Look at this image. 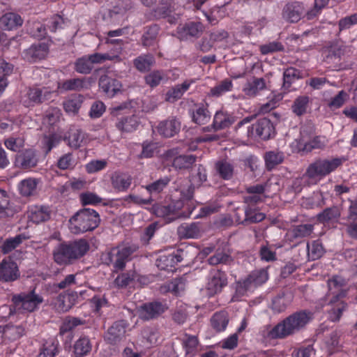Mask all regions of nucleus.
<instances>
[{
	"label": "nucleus",
	"mask_w": 357,
	"mask_h": 357,
	"mask_svg": "<svg viewBox=\"0 0 357 357\" xmlns=\"http://www.w3.org/2000/svg\"><path fill=\"white\" fill-rule=\"evenodd\" d=\"M310 319V313L306 311L296 312L278 324L269 332L272 339L284 338L300 331Z\"/></svg>",
	"instance_id": "nucleus-1"
},
{
	"label": "nucleus",
	"mask_w": 357,
	"mask_h": 357,
	"mask_svg": "<svg viewBox=\"0 0 357 357\" xmlns=\"http://www.w3.org/2000/svg\"><path fill=\"white\" fill-rule=\"evenodd\" d=\"M89 249V245L84 239L70 243H60L53 252L54 259L59 264H70L83 257Z\"/></svg>",
	"instance_id": "nucleus-2"
},
{
	"label": "nucleus",
	"mask_w": 357,
	"mask_h": 357,
	"mask_svg": "<svg viewBox=\"0 0 357 357\" xmlns=\"http://www.w3.org/2000/svg\"><path fill=\"white\" fill-rule=\"evenodd\" d=\"M100 221L99 215L95 210L83 208L70 219V229L74 234L92 231L98 227Z\"/></svg>",
	"instance_id": "nucleus-3"
},
{
	"label": "nucleus",
	"mask_w": 357,
	"mask_h": 357,
	"mask_svg": "<svg viewBox=\"0 0 357 357\" xmlns=\"http://www.w3.org/2000/svg\"><path fill=\"white\" fill-rule=\"evenodd\" d=\"M342 163V159L337 158H319L308 166L305 175L309 178L324 177L335 171Z\"/></svg>",
	"instance_id": "nucleus-4"
},
{
	"label": "nucleus",
	"mask_w": 357,
	"mask_h": 357,
	"mask_svg": "<svg viewBox=\"0 0 357 357\" xmlns=\"http://www.w3.org/2000/svg\"><path fill=\"white\" fill-rule=\"evenodd\" d=\"M138 250L136 245H124L113 248L106 255L107 263H113L117 270H122L126 263L131 259V255Z\"/></svg>",
	"instance_id": "nucleus-5"
},
{
	"label": "nucleus",
	"mask_w": 357,
	"mask_h": 357,
	"mask_svg": "<svg viewBox=\"0 0 357 357\" xmlns=\"http://www.w3.org/2000/svg\"><path fill=\"white\" fill-rule=\"evenodd\" d=\"M12 301L17 310H24L27 312L34 311L43 303V298L38 294H36L34 290L28 293H22L13 296Z\"/></svg>",
	"instance_id": "nucleus-6"
},
{
	"label": "nucleus",
	"mask_w": 357,
	"mask_h": 357,
	"mask_svg": "<svg viewBox=\"0 0 357 357\" xmlns=\"http://www.w3.org/2000/svg\"><path fill=\"white\" fill-rule=\"evenodd\" d=\"M168 307L166 303L153 301L144 303L137 308L139 317L144 321L155 319L163 314Z\"/></svg>",
	"instance_id": "nucleus-7"
},
{
	"label": "nucleus",
	"mask_w": 357,
	"mask_h": 357,
	"mask_svg": "<svg viewBox=\"0 0 357 357\" xmlns=\"http://www.w3.org/2000/svg\"><path fill=\"white\" fill-rule=\"evenodd\" d=\"M203 32L204 26L202 23L190 22L179 26L176 33L180 40H187L191 38H199Z\"/></svg>",
	"instance_id": "nucleus-8"
},
{
	"label": "nucleus",
	"mask_w": 357,
	"mask_h": 357,
	"mask_svg": "<svg viewBox=\"0 0 357 357\" xmlns=\"http://www.w3.org/2000/svg\"><path fill=\"white\" fill-rule=\"evenodd\" d=\"M127 324L124 321L114 322L105 335V340L110 344H116L126 336Z\"/></svg>",
	"instance_id": "nucleus-9"
},
{
	"label": "nucleus",
	"mask_w": 357,
	"mask_h": 357,
	"mask_svg": "<svg viewBox=\"0 0 357 357\" xmlns=\"http://www.w3.org/2000/svg\"><path fill=\"white\" fill-rule=\"evenodd\" d=\"M346 280L338 275H335L332 279L328 280V291L331 294L333 295L330 300L331 304H334L340 298H344L347 296V291L342 289V287L346 286Z\"/></svg>",
	"instance_id": "nucleus-10"
},
{
	"label": "nucleus",
	"mask_w": 357,
	"mask_h": 357,
	"mask_svg": "<svg viewBox=\"0 0 357 357\" xmlns=\"http://www.w3.org/2000/svg\"><path fill=\"white\" fill-rule=\"evenodd\" d=\"M38 158L35 150L32 149H25L15 156V166L21 169H26L37 165Z\"/></svg>",
	"instance_id": "nucleus-11"
},
{
	"label": "nucleus",
	"mask_w": 357,
	"mask_h": 357,
	"mask_svg": "<svg viewBox=\"0 0 357 357\" xmlns=\"http://www.w3.org/2000/svg\"><path fill=\"white\" fill-rule=\"evenodd\" d=\"M252 129L255 132L253 137H259L264 140L268 139L275 131L273 123L267 118L259 119L255 124H252Z\"/></svg>",
	"instance_id": "nucleus-12"
},
{
	"label": "nucleus",
	"mask_w": 357,
	"mask_h": 357,
	"mask_svg": "<svg viewBox=\"0 0 357 357\" xmlns=\"http://www.w3.org/2000/svg\"><path fill=\"white\" fill-rule=\"evenodd\" d=\"M203 232V228L199 222L184 223L177 229V234L181 239L198 238Z\"/></svg>",
	"instance_id": "nucleus-13"
},
{
	"label": "nucleus",
	"mask_w": 357,
	"mask_h": 357,
	"mask_svg": "<svg viewBox=\"0 0 357 357\" xmlns=\"http://www.w3.org/2000/svg\"><path fill=\"white\" fill-rule=\"evenodd\" d=\"M304 13V8L298 2L289 3L282 10V17L287 22L295 23L298 22Z\"/></svg>",
	"instance_id": "nucleus-14"
},
{
	"label": "nucleus",
	"mask_w": 357,
	"mask_h": 357,
	"mask_svg": "<svg viewBox=\"0 0 357 357\" xmlns=\"http://www.w3.org/2000/svg\"><path fill=\"white\" fill-rule=\"evenodd\" d=\"M342 46L338 44H333L325 50L324 61L329 68H337L339 66L342 56L344 54Z\"/></svg>",
	"instance_id": "nucleus-15"
},
{
	"label": "nucleus",
	"mask_w": 357,
	"mask_h": 357,
	"mask_svg": "<svg viewBox=\"0 0 357 357\" xmlns=\"http://www.w3.org/2000/svg\"><path fill=\"white\" fill-rule=\"evenodd\" d=\"M19 276L17 264L13 261L3 260L0 264V280L10 282Z\"/></svg>",
	"instance_id": "nucleus-16"
},
{
	"label": "nucleus",
	"mask_w": 357,
	"mask_h": 357,
	"mask_svg": "<svg viewBox=\"0 0 357 357\" xmlns=\"http://www.w3.org/2000/svg\"><path fill=\"white\" fill-rule=\"evenodd\" d=\"M49 51L48 45L45 43L33 44L25 50L24 57L31 62L40 60L47 55Z\"/></svg>",
	"instance_id": "nucleus-17"
},
{
	"label": "nucleus",
	"mask_w": 357,
	"mask_h": 357,
	"mask_svg": "<svg viewBox=\"0 0 357 357\" xmlns=\"http://www.w3.org/2000/svg\"><path fill=\"white\" fill-rule=\"evenodd\" d=\"M181 123L175 119L161 121L158 127V132L165 137H172L178 132Z\"/></svg>",
	"instance_id": "nucleus-18"
},
{
	"label": "nucleus",
	"mask_w": 357,
	"mask_h": 357,
	"mask_svg": "<svg viewBox=\"0 0 357 357\" xmlns=\"http://www.w3.org/2000/svg\"><path fill=\"white\" fill-rule=\"evenodd\" d=\"M99 86L109 96H114L121 90L122 86L121 82L112 79L106 75H102L99 79Z\"/></svg>",
	"instance_id": "nucleus-19"
},
{
	"label": "nucleus",
	"mask_w": 357,
	"mask_h": 357,
	"mask_svg": "<svg viewBox=\"0 0 357 357\" xmlns=\"http://www.w3.org/2000/svg\"><path fill=\"white\" fill-rule=\"evenodd\" d=\"M227 284L226 274L218 270L213 273L208 283V290L210 294H215L220 292Z\"/></svg>",
	"instance_id": "nucleus-20"
},
{
	"label": "nucleus",
	"mask_w": 357,
	"mask_h": 357,
	"mask_svg": "<svg viewBox=\"0 0 357 357\" xmlns=\"http://www.w3.org/2000/svg\"><path fill=\"white\" fill-rule=\"evenodd\" d=\"M159 32L160 26L157 24L146 26L141 38L142 45L146 47L153 46L158 41Z\"/></svg>",
	"instance_id": "nucleus-21"
},
{
	"label": "nucleus",
	"mask_w": 357,
	"mask_h": 357,
	"mask_svg": "<svg viewBox=\"0 0 357 357\" xmlns=\"http://www.w3.org/2000/svg\"><path fill=\"white\" fill-rule=\"evenodd\" d=\"M23 20L18 14L8 13L0 18V26L4 30H12L22 26Z\"/></svg>",
	"instance_id": "nucleus-22"
},
{
	"label": "nucleus",
	"mask_w": 357,
	"mask_h": 357,
	"mask_svg": "<svg viewBox=\"0 0 357 357\" xmlns=\"http://www.w3.org/2000/svg\"><path fill=\"white\" fill-rule=\"evenodd\" d=\"M77 294L72 292L59 294L56 298V307L60 312H67L74 305Z\"/></svg>",
	"instance_id": "nucleus-23"
},
{
	"label": "nucleus",
	"mask_w": 357,
	"mask_h": 357,
	"mask_svg": "<svg viewBox=\"0 0 357 357\" xmlns=\"http://www.w3.org/2000/svg\"><path fill=\"white\" fill-rule=\"evenodd\" d=\"M293 296L290 292H281L272 302V309L276 312H282L291 303Z\"/></svg>",
	"instance_id": "nucleus-24"
},
{
	"label": "nucleus",
	"mask_w": 357,
	"mask_h": 357,
	"mask_svg": "<svg viewBox=\"0 0 357 357\" xmlns=\"http://www.w3.org/2000/svg\"><path fill=\"white\" fill-rule=\"evenodd\" d=\"M174 188L180 191L181 197L188 200L192 198L194 194V186L190 183L186 178H178L174 182Z\"/></svg>",
	"instance_id": "nucleus-25"
},
{
	"label": "nucleus",
	"mask_w": 357,
	"mask_h": 357,
	"mask_svg": "<svg viewBox=\"0 0 357 357\" xmlns=\"http://www.w3.org/2000/svg\"><path fill=\"white\" fill-rule=\"evenodd\" d=\"M131 177L124 173L114 172L111 176L112 186L118 190H125L131 184Z\"/></svg>",
	"instance_id": "nucleus-26"
},
{
	"label": "nucleus",
	"mask_w": 357,
	"mask_h": 357,
	"mask_svg": "<svg viewBox=\"0 0 357 357\" xmlns=\"http://www.w3.org/2000/svg\"><path fill=\"white\" fill-rule=\"evenodd\" d=\"M173 0H158L159 6L155 9V17L157 18L168 17L170 23H174L175 18L171 17V4Z\"/></svg>",
	"instance_id": "nucleus-27"
},
{
	"label": "nucleus",
	"mask_w": 357,
	"mask_h": 357,
	"mask_svg": "<svg viewBox=\"0 0 357 357\" xmlns=\"http://www.w3.org/2000/svg\"><path fill=\"white\" fill-rule=\"evenodd\" d=\"M215 169L220 177L224 180H229L233 177L234 172V165L227 160H222L218 161L215 165Z\"/></svg>",
	"instance_id": "nucleus-28"
},
{
	"label": "nucleus",
	"mask_w": 357,
	"mask_h": 357,
	"mask_svg": "<svg viewBox=\"0 0 357 357\" xmlns=\"http://www.w3.org/2000/svg\"><path fill=\"white\" fill-rule=\"evenodd\" d=\"M211 322L212 327L217 332L222 331L229 323L228 314L225 311L217 312L212 317Z\"/></svg>",
	"instance_id": "nucleus-29"
},
{
	"label": "nucleus",
	"mask_w": 357,
	"mask_h": 357,
	"mask_svg": "<svg viewBox=\"0 0 357 357\" xmlns=\"http://www.w3.org/2000/svg\"><path fill=\"white\" fill-rule=\"evenodd\" d=\"M253 118V116L245 118L238 123L236 128V131L240 137L245 139L253 137L255 136L252 125H249L250 120Z\"/></svg>",
	"instance_id": "nucleus-30"
},
{
	"label": "nucleus",
	"mask_w": 357,
	"mask_h": 357,
	"mask_svg": "<svg viewBox=\"0 0 357 357\" xmlns=\"http://www.w3.org/2000/svg\"><path fill=\"white\" fill-rule=\"evenodd\" d=\"M303 254L307 252L308 257L312 260H316L321 258L325 252V250L322 244L319 241H313L312 245L307 244L306 249L303 247L301 248Z\"/></svg>",
	"instance_id": "nucleus-31"
},
{
	"label": "nucleus",
	"mask_w": 357,
	"mask_h": 357,
	"mask_svg": "<svg viewBox=\"0 0 357 357\" xmlns=\"http://www.w3.org/2000/svg\"><path fill=\"white\" fill-rule=\"evenodd\" d=\"M196 161V156L193 155H181L175 157L172 161V166L176 169H189Z\"/></svg>",
	"instance_id": "nucleus-32"
},
{
	"label": "nucleus",
	"mask_w": 357,
	"mask_h": 357,
	"mask_svg": "<svg viewBox=\"0 0 357 357\" xmlns=\"http://www.w3.org/2000/svg\"><path fill=\"white\" fill-rule=\"evenodd\" d=\"M313 231V225L311 224L300 225L294 227L289 231V235L293 239L301 238L309 236Z\"/></svg>",
	"instance_id": "nucleus-33"
},
{
	"label": "nucleus",
	"mask_w": 357,
	"mask_h": 357,
	"mask_svg": "<svg viewBox=\"0 0 357 357\" xmlns=\"http://www.w3.org/2000/svg\"><path fill=\"white\" fill-rule=\"evenodd\" d=\"M84 100L83 96L75 95L63 102V107L66 112L75 114L78 112Z\"/></svg>",
	"instance_id": "nucleus-34"
},
{
	"label": "nucleus",
	"mask_w": 357,
	"mask_h": 357,
	"mask_svg": "<svg viewBox=\"0 0 357 357\" xmlns=\"http://www.w3.org/2000/svg\"><path fill=\"white\" fill-rule=\"evenodd\" d=\"M234 119L222 112H217L213 119V127L215 130L229 127Z\"/></svg>",
	"instance_id": "nucleus-35"
},
{
	"label": "nucleus",
	"mask_w": 357,
	"mask_h": 357,
	"mask_svg": "<svg viewBox=\"0 0 357 357\" xmlns=\"http://www.w3.org/2000/svg\"><path fill=\"white\" fill-rule=\"evenodd\" d=\"M91 349V344L88 337H82L77 340L74 344L75 357H82L86 355Z\"/></svg>",
	"instance_id": "nucleus-36"
},
{
	"label": "nucleus",
	"mask_w": 357,
	"mask_h": 357,
	"mask_svg": "<svg viewBox=\"0 0 357 357\" xmlns=\"http://www.w3.org/2000/svg\"><path fill=\"white\" fill-rule=\"evenodd\" d=\"M29 218L31 221L38 224L49 220L50 215L47 208L35 206L31 210Z\"/></svg>",
	"instance_id": "nucleus-37"
},
{
	"label": "nucleus",
	"mask_w": 357,
	"mask_h": 357,
	"mask_svg": "<svg viewBox=\"0 0 357 357\" xmlns=\"http://www.w3.org/2000/svg\"><path fill=\"white\" fill-rule=\"evenodd\" d=\"M138 126V121L135 116L123 118L116 123L118 129L123 132H132Z\"/></svg>",
	"instance_id": "nucleus-38"
},
{
	"label": "nucleus",
	"mask_w": 357,
	"mask_h": 357,
	"mask_svg": "<svg viewBox=\"0 0 357 357\" xmlns=\"http://www.w3.org/2000/svg\"><path fill=\"white\" fill-rule=\"evenodd\" d=\"M328 305L332 306V308L328 311L329 319L332 321H337L340 320L342 312L346 310L347 304L344 301H340V300L334 304Z\"/></svg>",
	"instance_id": "nucleus-39"
},
{
	"label": "nucleus",
	"mask_w": 357,
	"mask_h": 357,
	"mask_svg": "<svg viewBox=\"0 0 357 357\" xmlns=\"http://www.w3.org/2000/svg\"><path fill=\"white\" fill-rule=\"evenodd\" d=\"M154 62V57L151 54H146L135 59L134 64L137 70L144 72L149 70Z\"/></svg>",
	"instance_id": "nucleus-40"
},
{
	"label": "nucleus",
	"mask_w": 357,
	"mask_h": 357,
	"mask_svg": "<svg viewBox=\"0 0 357 357\" xmlns=\"http://www.w3.org/2000/svg\"><path fill=\"white\" fill-rule=\"evenodd\" d=\"M245 219L241 222L243 225L257 223L264 220L266 215L263 213H256L255 209L247 206L245 209Z\"/></svg>",
	"instance_id": "nucleus-41"
},
{
	"label": "nucleus",
	"mask_w": 357,
	"mask_h": 357,
	"mask_svg": "<svg viewBox=\"0 0 357 357\" xmlns=\"http://www.w3.org/2000/svg\"><path fill=\"white\" fill-rule=\"evenodd\" d=\"M13 70L12 65L6 63L3 59H0V95L5 90L8 83L6 79Z\"/></svg>",
	"instance_id": "nucleus-42"
},
{
	"label": "nucleus",
	"mask_w": 357,
	"mask_h": 357,
	"mask_svg": "<svg viewBox=\"0 0 357 357\" xmlns=\"http://www.w3.org/2000/svg\"><path fill=\"white\" fill-rule=\"evenodd\" d=\"M25 239L23 235H17L13 238L6 239L3 245H1V251L4 254H7L11 252L13 250L16 248L20 244L22 243V241Z\"/></svg>",
	"instance_id": "nucleus-43"
},
{
	"label": "nucleus",
	"mask_w": 357,
	"mask_h": 357,
	"mask_svg": "<svg viewBox=\"0 0 357 357\" xmlns=\"http://www.w3.org/2000/svg\"><path fill=\"white\" fill-rule=\"evenodd\" d=\"M209 264L215 266L220 264H230L233 261L230 255L224 252H216L215 254L208 259Z\"/></svg>",
	"instance_id": "nucleus-44"
},
{
	"label": "nucleus",
	"mask_w": 357,
	"mask_h": 357,
	"mask_svg": "<svg viewBox=\"0 0 357 357\" xmlns=\"http://www.w3.org/2000/svg\"><path fill=\"white\" fill-rule=\"evenodd\" d=\"M265 87L266 84L263 78H255L252 82L248 84L244 91L248 96H255Z\"/></svg>",
	"instance_id": "nucleus-45"
},
{
	"label": "nucleus",
	"mask_w": 357,
	"mask_h": 357,
	"mask_svg": "<svg viewBox=\"0 0 357 357\" xmlns=\"http://www.w3.org/2000/svg\"><path fill=\"white\" fill-rule=\"evenodd\" d=\"M84 137L82 134V132L81 130L77 129L75 130H73L69 136L68 137H65L63 138L64 140L68 139V145L71 148H73L75 149H77L81 146V144L84 139Z\"/></svg>",
	"instance_id": "nucleus-46"
},
{
	"label": "nucleus",
	"mask_w": 357,
	"mask_h": 357,
	"mask_svg": "<svg viewBox=\"0 0 357 357\" xmlns=\"http://www.w3.org/2000/svg\"><path fill=\"white\" fill-rule=\"evenodd\" d=\"M283 159V153L280 151H269L265 155L266 164L268 169H272L281 163Z\"/></svg>",
	"instance_id": "nucleus-47"
},
{
	"label": "nucleus",
	"mask_w": 357,
	"mask_h": 357,
	"mask_svg": "<svg viewBox=\"0 0 357 357\" xmlns=\"http://www.w3.org/2000/svg\"><path fill=\"white\" fill-rule=\"evenodd\" d=\"M37 185V181L35 178H27L21 181L19 189L23 196H30L35 190Z\"/></svg>",
	"instance_id": "nucleus-48"
},
{
	"label": "nucleus",
	"mask_w": 357,
	"mask_h": 357,
	"mask_svg": "<svg viewBox=\"0 0 357 357\" xmlns=\"http://www.w3.org/2000/svg\"><path fill=\"white\" fill-rule=\"evenodd\" d=\"M340 213L335 206L327 208L322 213L317 215V220L322 223L337 218Z\"/></svg>",
	"instance_id": "nucleus-49"
},
{
	"label": "nucleus",
	"mask_w": 357,
	"mask_h": 357,
	"mask_svg": "<svg viewBox=\"0 0 357 357\" xmlns=\"http://www.w3.org/2000/svg\"><path fill=\"white\" fill-rule=\"evenodd\" d=\"M93 68L91 61L89 57L79 58L75 63V70L81 74L90 73Z\"/></svg>",
	"instance_id": "nucleus-50"
},
{
	"label": "nucleus",
	"mask_w": 357,
	"mask_h": 357,
	"mask_svg": "<svg viewBox=\"0 0 357 357\" xmlns=\"http://www.w3.org/2000/svg\"><path fill=\"white\" fill-rule=\"evenodd\" d=\"M309 98L307 96L298 97L292 106L293 112L298 116H301L306 112Z\"/></svg>",
	"instance_id": "nucleus-51"
},
{
	"label": "nucleus",
	"mask_w": 357,
	"mask_h": 357,
	"mask_svg": "<svg viewBox=\"0 0 357 357\" xmlns=\"http://www.w3.org/2000/svg\"><path fill=\"white\" fill-rule=\"evenodd\" d=\"M50 94V92L43 93V90L38 88L30 89L27 93L29 99L34 103H41L47 99V96Z\"/></svg>",
	"instance_id": "nucleus-52"
},
{
	"label": "nucleus",
	"mask_w": 357,
	"mask_h": 357,
	"mask_svg": "<svg viewBox=\"0 0 357 357\" xmlns=\"http://www.w3.org/2000/svg\"><path fill=\"white\" fill-rule=\"evenodd\" d=\"M83 88L84 79L79 78L67 79L61 86L65 91H81Z\"/></svg>",
	"instance_id": "nucleus-53"
},
{
	"label": "nucleus",
	"mask_w": 357,
	"mask_h": 357,
	"mask_svg": "<svg viewBox=\"0 0 357 357\" xmlns=\"http://www.w3.org/2000/svg\"><path fill=\"white\" fill-rule=\"evenodd\" d=\"M232 87V82L231 80L225 79L221 82L219 84L216 85L211 90V94L213 96L218 97L223 93L229 91Z\"/></svg>",
	"instance_id": "nucleus-54"
},
{
	"label": "nucleus",
	"mask_w": 357,
	"mask_h": 357,
	"mask_svg": "<svg viewBox=\"0 0 357 357\" xmlns=\"http://www.w3.org/2000/svg\"><path fill=\"white\" fill-rule=\"evenodd\" d=\"M284 47L282 44L278 41H273L260 46V51L262 54H268L276 52L284 51Z\"/></svg>",
	"instance_id": "nucleus-55"
},
{
	"label": "nucleus",
	"mask_w": 357,
	"mask_h": 357,
	"mask_svg": "<svg viewBox=\"0 0 357 357\" xmlns=\"http://www.w3.org/2000/svg\"><path fill=\"white\" fill-rule=\"evenodd\" d=\"M299 71L294 68H287L283 75V87L288 89L290 87L292 82L299 77Z\"/></svg>",
	"instance_id": "nucleus-56"
},
{
	"label": "nucleus",
	"mask_w": 357,
	"mask_h": 357,
	"mask_svg": "<svg viewBox=\"0 0 357 357\" xmlns=\"http://www.w3.org/2000/svg\"><path fill=\"white\" fill-rule=\"evenodd\" d=\"M15 211L10 204V198L6 197L0 200V218L13 216Z\"/></svg>",
	"instance_id": "nucleus-57"
},
{
	"label": "nucleus",
	"mask_w": 357,
	"mask_h": 357,
	"mask_svg": "<svg viewBox=\"0 0 357 357\" xmlns=\"http://www.w3.org/2000/svg\"><path fill=\"white\" fill-rule=\"evenodd\" d=\"M4 335L11 340H16L24 334V329L21 326H8L4 330Z\"/></svg>",
	"instance_id": "nucleus-58"
},
{
	"label": "nucleus",
	"mask_w": 357,
	"mask_h": 357,
	"mask_svg": "<svg viewBox=\"0 0 357 357\" xmlns=\"http://www.w3.org/2000/svg\"><path fill=\"white\" fill-rule=\"evenodd\" d=\"M349 98V95L344 91H340L337 95L332 98L331 101L328 103L331 108H339L342 106Z\"/></svg>",
	"instance_id": "nucleus-59"
},
{
	"label": "nucleus",
	"mask_w": 357,
	"mask_h": 357,
	"mask_svg": "<svg viewBox=\"0 0 357 357\" xmlns=\"http://www.w3.org/2000/svg\"><path fill=\"white\" fill-rule=\"evenodd\" d=\"M83 324V321H81L78 318H76V317L66 318L64 320L63 324L60 328V333L63 334L67 331L73 330L75 327H76L80 324Z\"/></svg>",
	"instance_id": "nucleus-60"
},
{
	"label": "nucleus",
	"mask_w": 357,
	"mask_h": 357,
	"mask_svg": "<svg viewBox=\"0 0 357 357\" xmlns=\"http://www.w3.org/2000/svg\"><path fill=\"white\" fill-rule=\"evenodd\" d=\"M169 178L165 177L146 185V189L150 192H160L169 183Z\"/></svg>",
	"instance_id": "nucleus-61"
},
{
	"label": "nucleus",
	"mask_w": 357,
	"mask_h": 357,
	"mask_svg": "<svg viewBox=\"0 0 357 357\" xmlns=\"http://www.w3.org/2000/svg\"><path fill=\"white\" fill-rule=\"evenodd\" d=\"M6 147L13 151H18L24 146V139L21 138L9 137L4 141Z\"/></svg>",
	"instance_id": "nucleus-62"
},
{
	"label": "nucleus",
	"mask_w": 357,
	"mask_h": 357,
	"mask_svg": "<svg viewBox=\"0 0 357 357\" xmlns=\"http://www.w3.org/2000/svg\"><path fill=\"white\" fill-rule=\"evenodd\" d=\"M208 113L207 110L199 107L192 114L193 121L197 124H205L209 119Z\"/></svg>",
	"instance_id": "nucleus-63"
},
{
	"label": "nucleus",
	"mask_w": 357,
	"mask_h": 357,
	"mask_svg": "<svg viewBox=\"0 0 357 357\" xmlns=\"http://www.w3.org/2000/svg\"><path fill=\"white\" fill-rule=\"evenodd\" d=\"M105 111V106L102 102L96 101L91 107L89 116L92 119L100 117Z\"/></svg>",
	"instance_id": "nucleus-64"
}]
</instances>
